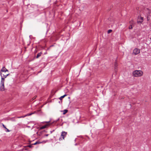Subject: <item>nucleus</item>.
Listing matches in <instances>:
<instances>
[{
	"label": "nucleus",
	"mask_w": 151,
	"mask_h": 151,
	"mask_svg": "<svg viewBox=\"0 0 151 151\" xmlns=\"http://www.w3.org/2000/svg\"><path fill=\"white\" fill-rule=\"evenodd\" d=\"M59 119H58L57 120L54 121V122H52L51 123H50V121H49L47 122H42V123H47V124L42 127H40V129H42L45 128L47 127L48 126H50V125H52L53 124H56L57 122H58V121L59 120Z\"/></svg>",
	"instance_id": "obj_1"
},
{
	"label": "nucleus",
	"mask_w": 151,
	"mask_h": 151,
	"mask_svg": "<svg viewBox=\"0 0 151 151\" xmlns=\"http://www.w3.org/2000/svg\"><path fill=\"white\" fill-rule=\"evenodd\" d=\"M133 76L134 77L141 76L143 74L142 71L140 70H136L133 72Z\"/></svg>",
	"instance_id": "obj_2"
},
{
	"label": "nucleus",
	"mask_w": 151,
	"mask_h": 151,
	"mask_svg": "<svg viewBox=\"0 0 151 151\" xmlns=\"http://www.w3.org/2000/svg\"><path fill=\"white\" fill-rule=\"evenodd\" d=\"M10 74L8 73L6 74H3L1 76V84L4 83L5 81V78H6Z\"/></svg>",
	"instance_id": "obj_3"
},
{
	"label": "nucleus",
	"mask_w": 151,
	"mask_h": 151,
	"mask_svg": "<svg viewBox=\"0 0 151 151\" xmlns=\"http://www.w3.org/2000/svg\"><path fill=\"white\" fill-rule=\"evenodd\" d=\"M140 52V50L138 48H135L134 49L133 53L135 55H136L139 53Z\"/></svg>",
	"instance_id": "obj_4"
},
{
	"label": "nucleus",
	"mask_w": 151,
	"mask_h": 151,
	"mask_svg": "<svg viewBox=\"0 0 151 151\" xmlns=\"http://www.w3.org/2000/svg\"><path fill=\"white\" fill-rule=\"evenodd\" d=\"M67 134V132L64 131H63L62 132V134L61 135L60 138H62L63 139H64V137L66 136Z\"/></svg>",
	"instance_id": "obj_5"
},
{
	"label": "nucleus",
	"mask_w": 151,
	"mask_h": 151,
	"mask_svg": "<svg viewBox=\"0 0 151 151\" xmlns=\"http://www.w3.org/2000/svg\"><path fill=\"white\" fill-rule=\"evenodd\" d=\"M6 69L4 66L2 67L0 71V76L4 74L3 73L5 72V70H6Z\"/></svg>",
	"instance_id": "obj_6"
},
{
	"label": "nucleus",
	"mask_w": 151,
	"mask_h": 151,
	"mask_svg": "<svg viewBox=\"0 0 151 151\" xmlns=\"http://www.w3.org/2000/svg\"><path fill=\"white\" fill-rule=\"evenodd\" d=\"M1 86L0 87V90L1 91H3L4 90V83L1 84Z\"/></svg>",
	"instance_id": "obj_7"
},
{
	"label": "nucleus",
	"mask_w": 151,
	"mask_h": 151,
	"mask_svg": "<svg viewBox=\"0 0 151 151\" xmlns=\"http://www.w3.org/2000/svg\"><path fill=\"white\" fill-rule=\"evenodd\" d=\"M43 142L45 143L46 142H45L44 141H43L42 142H40L38 141L36 142L35 143L33 144V145H35L37 144H39L41 143H42Z\"/></svg>",
	"instance_id": "obj_8"
},
{
	"label": "nucleus",
	"mask_w": 151,
	"mask_h": 151,
	"mask_svg": "<svg viewBox=\"0 0 151 151\" xmlns=\"http://www.w3.org/2000/svg\"><path fill=\"white\" fill-rule=\"evenodd\" d=\"M42 52H40L38 53L36 56V58H38L42 54Z\"/></svg>",
	"instance_id": "obj_9"
},
{
	"label": "nucleus",
	"mask_w": 151,
	"mask_h": 151,
	"mask_svg": "<svg viewBox=\"0 0 151 151\" xmlns=\"http://www.w3.org/2000/svg\"><path fill=\"white\" fill-rule=\"evenodd\" d=\"M146 9L148 11L147 15L148 16H149L151 13V10L149 8H147Z\"/></svg>",
	"instance_id": "obj_10"
},
{
	"label": "nucleus",
	"mask_w": 151,
	"mask_h": 151,
	"mask_svg": "<svg viewBox=\"0 0 151 151\" xmlns=\"http://www.w3.org/2000/svg\"><path fill=\"white\" fill-rule=\"evenodd\" d=\"M143 18L142 17H140V20L139 21H137V23H142L143 22Z\"/></svg>",
	"instance_id": "obj_11"
},
{
	"label": "nucleus",
	"mask_w": 151,
	"mask_h": 151,
	"mask_svg": "<svg viewBox=\"0 0 151 151\" xmlns=\"http://www.w3.org/2000/svg\"><path fill=\"white\" fill-rule=\"evenodd\" d=\"M67 94H65L64 95L61 96L59 98V99L60 100H62L64 98L65 96H67Z\"/></svg>",
	"instance_id": "obj_12"
},
{
	"label": "nucleus",
	"mask_w": 151,
	"mask_h": 151,
	"mask_svg": "<svg viewBox=\"0 0 151 151\" xmlns=\"http://www.w3.org/2000/svg\"><path fill=\"white\" fill-rule=\"evenodd\" d=\"M56 91H54L53 90H52V91H51V96H53V95H54V94L56 93Z\"/></svg>",
	"instance_id": "obj_13"
},
{
	"label": "nucleus",
	"mask_w": 151,
	"mask_h": 151,
	"mask_svg": "<svg viewBox=\"0 0 151 151\" xmlns=\"http://www.w3.org/2000/svg\"><path fill=\"white\" fill-rule=\"evenodd\" d=\"M68 111V110L67 109H65L63 111V114H66Z\"/></svg>",
	"instance_id": "obj_14"
},
{
	"label": "nucleus",
	"mask_w": 151,
	"mask_h": 151,
	"mask_svg": "<svg viewBox=\"0 0 151 151\" xmlns=\"http://www.w3.org/2000/svg\"><path fill=\"white\" fill-rule=\"evenodd\" d=\"M33 144H30V145H27V146H26V147H28L29 148H32V147H33Z\"/></svg>",
	"instance_id": "obj_15"
},
{
	"label": "nucleus",
	"mask_w": 151,
	"mask_h": 151,
	"mask_svg": "<svg viewBox=\"0 0 151 151\" xmlns=\"http://www.w3.org/2000/svg\"><path fill=\"white\" fill-rule=\"evenodd\" d=\"M129 29H132V25L131 24H130L129 27Z\"/></svg>",
	"instance_id": "obj_16"
},
{
	"label": "nucleus",
	"mask_w": 151,
	"mask_h": 151,
	"mask_svg": "<svg viewBox=\"0 0 151 151\" xmlns=\"http://www.w3.org/2000/svg\"><path fill=\"white\" fill-rule=\"evenodd\" d=\"M112 32V30L111 29H109L108 31V33H109L111 32Z\"/></svg>",
	"instance_id": "obj_17"
},
{
	"label": "nucleus",
	"mask_w": 151,
	"mask_h": 151,
	"mask_svg": "<svg viewBox=\"0 0 151 151\" xmlns=\"http://www.w3.org/2000/svg\"><path fill=\"white\" fill-rule=\"evenodd\" d=\"M2 126L3 127V128L5 129H6V127H5V126L4 125V124H2Z\"/></svg>",
	"instance_id": "obj_18"
},
{
	"label": "nucleus",
	"mask_w": 151,
	"mask_h": 151,
	"mask_svg": "<svg viewBox=\"0 0 151 151\" xmlns=\"http://www.w3.org/2000/svg\"><path fill=\"white\" fill-rule=\"evenodd\" d=\"M34 114L33 113H31L28 114H27V116H30V115H32V114Z\"/></svg>",
	"instance_id": "obj_19"
},
{
	"label": "nucleus",
	"mask_w": 151,
	"mask_h": 151,
	"mask_svg": "<svg viewBox=\"0 0 151 151\" xmlns=\"http://www.w3.org/2000/svg\"><path fill=\"white\" fill-rule=\"evenodd\" d=\"M9 72V70L8 69H6V70H5V72H4V73H6V72Z\"/></svg>",
	"instance_id": "obj_20"
},
{
	"label": "nucleus",
	"mask_w": 151,
	"mask_h": 151,
	"mask_svg": "<svg viewBox=\"0 0 151 151\" xmlns=\"http://www.w3.org/2000/svg\"><path fill=\"white\" fill-rule=\"evenodd\" d=\"M6 132H9L10 131L9 130V129H8L7 128H6Z\"/></svg>",
	"instance_id": "obj_21"
},
{
	"label": "nucleus",
	"mask_w": 151,
	"mask_h": 151,
	"mask_svg": "<svg viewBox=\"0 0 151 151\" xmlns=\"http://www.w3.org/2000/svg\"><path fill=\"white\" fill-rule=\"evenodd\" d=\"M49 134H45V136H48Z\"/></svg>",
	"instance_id": "obj_22"
},
{
	"label": "nucleus",
	"mask_w": 151,
	"mask_h": 151,
	"mask_svg": "<svg viewBox=\"0 0 151 151\" xmlns=\"http://www.w3.org/2000/svg\"><path fill=\"white\" fill-rule=\"evenodd\" d=\"M147 16H148L147 15ZM147 20L148 21L149 20V19L148 16L147 17Z\"/></svg>",
	"instance_id": "obj_23"
},
{
	"label": "nucleus",
	"mask_w": 151,
	"mask_h": 151,
	"mask_svg": "<svg viewBox=\"0 0 151 151\" xmlns=\"http://www.w3.org/2000/svg\"><path fill=\"white\" fill-rule=\"evenodd\" d=\"M54 131V130H53L52 131H50V133H52V132H53Z\"/></svg>",
	"instance_id": "obj_24"
},
{
	"label": "nucleus",
	"mask_w": 151,
	"mask_h": 151,
	"mask_svg": "<svg viewBox=\"0 0 151 151\" xmlns=\"http://www.w3.org/2000/svg\"><path fill=\"white\" fill-rule=\"evenodd\" d=\"M115 66L116 67V66H117V65H116V64L115 63Z\"/></svg>",
	"instance_id": "obj_25"
},
{
	"label": "nucleus",
	"mask_w": 151,
	"mask_h": 151,
	"mask_svg": "<svg viewBox=\"0 0 151 151\" xmlns=\"http://www.w3.org/2000/svg\"><path fill=\"white\" fill-rule=\"evenodd\" d=\"M47 53V52H45V53H44V55H45V54H46Z\"/></svg>",
	"instance_id": "obj_26"
},
{
	"label": "nucleus",
	"mask_w": 151,
	"mask_h": 151,
	"mask_svg": "<svg viewBox=\"0 0 151 151\" xmlns=\"http://www.w3.org/2000/svg\"><path fill=\"white\" fill-rule=\"evenodd\" d=\"M25 150H27V148H25Z\"/></svg>",
	"instance_id": "obj_27"
},
{
	"label": "nucleus",
	"mask_w": 151,
	"mask_h": 151,
	"mask_svg": "<svg viewBox=\"0 0 151 151\" xmlns=\"http://www.w3.org/2000/svg\"><path fill=\"white\" fill-rule=\"evenodd\" d=\"M22 117V116H20V117H19L18 118H21V117Z\"/></svg>",
	"instance_id": "obj_28"
},
{
	"label": "nucleus",
	"mask_w": 151,
	"mask_h": 151,
	"mask_svg": "<svg viewBox=\"0 0 151 151\" xmlns=\"http://www.w3.org/2000/svg\"><path fill=\"white\" fill-rule=\"evenodd\" d=\"M43 132H45V130H44L43 131Z\"/></svg>",
	"instance_id": "obj_29"
},
{
	"label": "nucleus",
	"mask_w": 151,
	"mask_h": 151,
	"mask_svg": "<svg viewBox=\"0 0 151 151\" xmlns=\"http://www.w3.org/2000/svg\"><path fill=\"white\" fill-rule=\"evenodd\" d=\"M35 98H36V97H34V98H34V99H35Z\"/></svg>",
	"instance_id": "obj_30"
},
{
	"label": "nucleus",
	"mask_w": 151,
	"mask_h": 151,
	"mask_svg": "<svg viewBox=\"0 0 151 151\" xmlns=\"http://www.w3.org/2000/svg\"><path fill=\"white\" fill-rule=\"evenodd\" d=\"M35 98H36V97H34V98H34V99H35Z\"/></svg>",
	"instance_id": "obj_31"
},
{
	"label": "nucleus",
	"mask_w": 151,
	"mask_h": 151,
	"mask_svg": "<svg viewBox=\"0 0 151 151\" xmlns=\"http://www.w3.org/2000/svg\"><path fill=\"white\" fill-rule=\"evenodd\" d=\"M35 98H36V97H34V98H34V99H35Z\"/></svg>",
	"instance_id": "obj_32"
},
{
	"label": "nucleus",
	"mask_w": 151,
	"mask_h": 151,
	"mask_svg": "<svg viewBox=\"0 0 151 151\" xmlns=\"http://www.w3.org/2000/svg\"><path fill=\"white\" fill-rule=\"evenodd\" d=\"M52 46H53V45H51V46H50V47H52Z\"/></svg>",
	"instance_id": "obj_33"
},
{
	"label": "nucleus",
	"mask_w": 151,
	"mask_h": 151,
	"mask_svg": "<svg viewBox=\"0 0 151 151\" xmlns=\"http://www.w3.org/2000/svg\"><path fill=\"white\" fill-rule=\"evenodd\" d=\"M3 73L4 74H5V73Z\"/></svg>",
	"instance_id": "obj_34"
},
{
	"label": "nucleus",
	"mask_w": 151,
	"mask_h": 151,
	"mask_svg": "<svg viewBox=\"0 0 151 151\" xmlns=\"http://www.w3.org/2000/svg\"><path fill=\"white\" fill-rule=\"evenodd\" d=\"M31 142H30L29 144H30Z\"/></svg>",
	"instance_id": "obj_35"
},
{
	"label": "nucleus",
	"mask_w": 151,
	"mask_h": 151,
	"mask_svg": "<svg viewBox=\"0 0 151 151\" xmlns=\"http://www.w3.org/2000/svg\"><path fill=\"white\" fill-rule=\"evenodd\" d=\"M150 40H151V38H150Z\"/></svg>",
	"instance_id": "obj_36"
}]
</instances>
